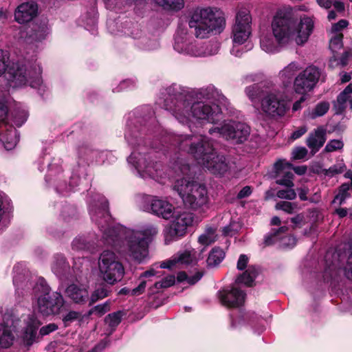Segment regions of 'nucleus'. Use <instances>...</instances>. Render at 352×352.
Masks as SVG:
<instances>
[{
  "label": "nucleus",
  "instance_id": "nucleus-26",
  "mask_svg": "<svg viewBox=\"0 0 352 352\" xmlns=\"http://www.w3.org/2000/svg\"><path fill=\"white\" fill-rule=\"evenodd\" d=\"M13 272V283L16 290L28 289L32 286V277L23 263L15 265Z\"/></svg>",
  "mask_w": 352,
  "mask_h": 352
},
{
  "label": "nucleus",
  "instance_id": "nucleus-29",
  "mask_svg": "<svg viewBox=\"0 0 352 352\" xmlns=\"http://www.w3.org/2000/svg\"><path fill=\"white\" fill-rule=\"evenodd\" d=\"M352 83L349 84L338 96L336 101L333 102V108L336 114H341L346 108L349 103L352 110Z\"/></svg>",
  "mask_w": 352,
  "mask_h": 352
},
{
  "label": "nucleus",
  "instance_id": "nucleus-8",
  "mask_svg": "<svg viewBox=\"0 0 352 352\" xmlns=\"http://www.w3.org/2000/svg\"><path fill=\"white\" fill-rule=\"evenodd\" d=\"M173 49L186 56L201 58L217 54L219 43L214 41H199L188 33L187 28L179 27L175 34Z\"/></svg>",
  "mask_w": 352,
  "mask_h": 352
},
{
  "label": "nucleus",
  "instance_id": "nucleus-63",
  "mask_svg": "<svg viewBox=\"0 0 352 352\" xmlns=\"http://www.w3.org/2000/svg\"><path fill=\"white\" fill-rule=\"evenodd\" d=\"M294 228L301 227L305 223V217L302 214H298L291 219Z\"/></svg>",
  "mask_w": 352,
  "mask_h": 352
},
{
  "label": "nucleus",
  "instance_id": "nucleus-46",
  "mask_svg": "<svg viewBox=\"0 0 352 352\" xmlns=\"http://www.w3.org/2000/svg\"><path fill=\"white\" fill-rule=\"evenodd\" d=\"M204 274L202 272L197 271L192 276H188L186 272H179L177 276L178 282L186 281V283L190 285L197 283L203 276Z\"/></svg>",
  "mask_w": 352,
  "mask_h": 352
},
{
  "label": "nucleus",
  "instance_id": "nucleus-64",
  "mask_svg": "<svg viewBox=\"0 0 352 352\" xmlns=\"http://www.w3.org/2000/svg\"><path fill=\"white\" fill-rule=\"evenodd\" d=\"M27 117V113L25 111H23L20 112L19 118L16 116L14 117L13 122L16 126L19 127L26 121Z\"/></svg>",
  "mask_w": 352,
  "mask_h": 352
},
{
  "label": "nucleus",
  "instance_id": "nucleus-31",
  "mask_svg": "<svg viewBox=\"0 0 352 352\" xmlns=\"http://www.w3.org/2000/svg\"><path fill=\"white\" fill-rule=\"evenodd\" d=\"M41 325L40 321L34 316H31L28 318L27 326L24 333V340L27 344L30 345L34 341L37 330Z\"/></svg>",
  "mask_w": 352,
  "mask_h": 352
},
{
  "label": "nucleus",
  "instance_id": "nucleus-13",
  "mask_svg": "<svg viewBox=\"0 0 352 352\" xmlns=\"http://www.w3.org/2000/svg\"><path fill=\"white\" fill-rule=\"evenodd\" d=\"M272 32L263 34L260 38V46L262 50L268 54L279 52L282 48L289 43L288 34L282 26L277 14L272 22Z\"/></svg>",
  "mask_w": 352,
  "mask_h": 352
},
{
  "label": "nucleus",
  "instance_id": "nucleus-23",
  "mask_svg": "<svg viewBox=\"0 0 352 352\" xmlns=\"http://www.w3.org/2000/svg\"><path fill=\"white\" fill-rule=\"evenodd\" d=\"M245 294L236 286L227 287L219 292L221 302L228 307H237L245 301Z\"/></svg>",
  "mask_w": 352,
  "mask_h": 352
},
{
  "label": "nucleus",
  "instance_id": "nucleus-24",
  "mask_svg": "<svg viewBox=\"0 0 352 352\" xmlns=\"http://www.w3.org/2000/svg\"><path fill=\"white\" fill-rule=\"evenodd\" d=\"M288 230L287 226H282L277 230H273L265 238L267 245L278 243L282 248H292L296 244V239L291 235H283Z\"/></svg>",
  "mask_w": 352,
  "mask_h": 352
},
{
  "label": "nucleus",
  "instance_id": "nucleus-62",
  "mask_svg": "<svg viewBox=\"0 0 352 352\" xmlns=\"http://www.w3.org/2000/svg\"><path fill=\"white\" fill-rule=\"evenodd\" d=\"M238 226L235 223H231L223 228V232L226 236H232L237 232Z\"/></svg>",
  "mask_w": 352,
  "mask_h": 352
},
{
  "label": "nucleus",
  "instance_id": "nucleus-19",
  "mask_svg": "<svg viewBox=\"0 0 352 352\" xmlns=\"http://www.w3.org/2000/svg\"><path fill=\"white\" fill-rule=\"evenodd\" d=\"M321 71L315 66H309L295 78L294 89L296 93L306 94L311 91L321 77Z\"/></svg>",
  "mask_w": 352,
  "mask_h": 352
},
{
  "label": "nucleus",
  "instance_id": "nucleus-41",
  "mask_svg": "<svg viewBox=\"0 0 352 352\" xmlns=\"http://www.w3.org/2000/svg\"><path fill=\"white\" fill-rule=\"evenodd\" d=\"M217 239L216 228L208 227L204 233L201 234L198 239V242L205 247L214 243Z\"/></svg>",
  "mask_w": 352,
  "mask_h": 352
},
{
  "label": "nucleus",
  "instance_id": "nucleus-58",
  "mask_svg": "<svg viewBox=\"0 0 352 352\" xmlns=\"http://www.w3.org/2000/svg\"><path fill=\"white\" fill-rule=\"evenodd\" d=\"M174 168L175 169L176 172L179 171L184 176H189L191 171V168L190 167L189 164H183L180 161L177 162Z\"/></svg>",
  "mask_w": 352,
  "mask_h": 352
},
{
  "label": "nucleus",
  "instance_id": "nucleus-17",
  "mask_svg": "<svg viewBox=\"0 0 352 352\" xmlns=\"http://www.w3.org/2000/svg\"><path fill=\"white\" fill-rule=\"evenodd\" d=\"M210 135L217 133L228 140H233L241 143L247 140L250 135V127L245 123L234 120H225L221 127H213L210 129Z\"/></svg>",
  "mask_w": 352,
  "mask_h": 352
},
{
  "label": "nucleus",
  "instance_id": "nucleus-9",
  "mask_svg": "<svg viewBox=\"0 0 352 352\" xmlns=\"http://www.w3.org/2000/svg\"><path fill=\"white\" fill-rule=\"evenodd\" d=\"M252 16L248 9L241 8L237 12L235 22L232 28V47L230 50V53L236 57H240L252 48V44L250 42L252 34Z\"/></svg>",
  "mask_w": 352,
  "mask_h": 352
},
{
  "label": "nucleus",
  "instance_id": "nucleus-37",
  "mask_svg": "<svg viewBox=\"0 0 352 352\" xmlns=\"http://www.w3.org/2000/svg\"><path fill=\"white\" fill-rule=\"evenodd\" d=\"M329 107L330 104L328 102H320L311 110L306 111L304 113V116L307 119L314 120L316 118L325 115L329 111Z\"/></svg>",
  "mask_w": 352,
  "mask_h": 352
},
{
  "label": "nucleus",
  "instance_id": "nucleus-30",
  "mask_svg": "<svg viewBox=\"0 0 352 352\" xmlns=\"http://www.w3.org/2000/svg\"><path fill=\"white\" fill-rule=\"evenodd\" d=\"M48 21L46 19L34 24L30 37L35 41H41L50 34Z\"/></svg>",
  "mask_w": 352,
  "mask_h": 352
},
{
  "label": "nucleus",
  "instance_id": "nucleus-10",
  "mask_svg": "<svg viewBox=\"0 0 352 352\" xmlns=\"http://www.w3.org/2000/svg\"><path fill=\"white\" fill-rule=\"evenodd\" d=\"M174 189L178 192L185 205L191 209L204 210L208 208L209 197L206 187L190 178L182 177L176 180Z\"/></svg>",
  "mask_w": 352,
  "mask_h": 352
},
{
  "label": "nucleus",
  "instance_id": "nucleus-39",
  "mask_svg": "<svg viewBox=\"0 0 352 352\" xmlns=\"http://www.w3.org/2000/svg\"><path fill=\"white\" fill-rule=\"evenodd\" d=\"M88 291L85 288H79L75 285L67 287V296L74 302H81L88 298Z\"/></svg>",
  "mask_w": 352,
  "mask_h": 352
},
{
  "label": "nucleus",
  "instance_id": "nucleus-12",
  "mask_svg": "<svg viewBox=\"0 0 352 352\" xmlns=\"http://www.w3.org/2000/svg\"><path fill=\"white\" fill-rule=\"evenodd\" d=\"M98 265L100 276L109 285H114L124 276V267L113 252L103 251L98 258Z\"/></svg>",
  "mask_w": 352,
  "mask_h": 352
},
{
  "label": "nucleus",
  "instance_id": "nucleus-1",
  "mask_svg": "<svg viewBox=\"0 0 352 352\" xmlns=\"http://www.w3.org/2000/svg\"><path fill=\"white\" fill-rule=\"evenodd\" d=\"M88 210L92 222L101 232L100 241L104 245L113 247L122 256L138 263L148 257L150 239L157 234V227L148 224L140 229L132 230L114 224L109 212L108 201L100 194L90 197Z\"/></svg>",
  "mask_w": 352,
  "mask_h": 352
},
{
  "label": "nucleus",
  "instance_id": "nucleus-59",
  "mask_svg": "<svg viewBox=\"0 0 352 352\" xmlns=\"http://www.w3.org/2000/svg\"><path fill=\"white\" fill-rule=\"evenodd\" d=\"M307 155V150L303 146L296 147L292 151V157L294 160L304 159Z\"/></svg>",
  "mask_w": 352,
  "mask_h": 352
},
{
  "label": "nucleus",
  "instance_id": "nucleus-22",
  "mask_svg": "<svg viewBox=\"0 0 352 352\" xmlns=\"http://www.w3.org/2000/svg\"><path fill=\"white\" fill-rule=\"evenodd\" d=\"M196 251L193 248H187L174 254L170 259L160 263V267L162 269H172L180 265H188L197 262Z\"/></svg>",
  "mask_w": 352,
  "mask_h": 352
},
{
  "label": "nucleus",
  "instance_id": "nucleus-28",
  "mask_svg": "<svg viewBox=\"0 0 352 352\" xmlns=\"http://www.w3.org/2000/svg\"><path fill=\"white\" fill-rule=\"evenodd\" d=\"M326 141V129L319 126L310 133L307 139V145L313 154L317 153Z\"/></svg>",
  "mask_w": 352,
  "mask_h": 352
},
{
  "label": "nucleus",
  "instance_id": "nucleus-40",
  "mask_svg": "<svg viewBox=\"0 0 352 352\" xmlns=\"http://www.w3.org/2000/svg\"><path fill=\"white\" fill-rule=\"evenodd\" d=\"M97 14L95 6H93L90 12H88L86 16H84L82 19L85 21V28L93 34L96 32Z\"/></svg>",
  "mask_w": 352,
  "mask_h": 352
},
{
  "label": "nucleus",
  "instance_id": "nucleus-57",
  "mask_svg": "<svg viewBox=\"0 0 352 352\" xmlns=\"http://www.w3.org/2000/svg\"><path fill=\"white\" fill-rule=\"evenodd\" d=\"M295 208V206L289 201H281L276 204V209L282 210L287 213H292Z\"/></svg>",
  "mask_w": 352,
  "mask_h": 352
},
{
  "label": "nucleus",
  "instance_id": "nucleus-15",
  "mask_svg": "<svg viewBox=\"0 0 352 352\" xmlns=\"http://www.w3.org/2000/svg\"><path fill=\"white\" fill-rule=\"evenodd\" d=\"M291 169L292 164L285 160H278L274 164L276 183L285 187V188L280 189L276 192V196L280 199L292 200L296 197V193L293 188L294 186V174L290 171Z\"/></svg>",
  "mask_w": 352,
  "mask_h": 352
},
{
  "label": "nucleus",
  "instance_id": "nucleus-51",
  "mask_svg": "<svg viewBox=\"0 0 352 352\" xmlns=\"http://www.w3.org/2000/svg\"><path fill=\"white\" fill-rule=\"evenodd\" d=\"M346 20L341 19L338 23L332 25L329 34L343 36V30L348 26Z\"/></svg>",
  "mask_w": 352,
  "mask_h": 352
},
{
  "label": "nucleus",
  "instance_id": "nucleus-38",
  "mask_svg": "<svg viewBox=\"0 0 352 352\" xmlns=\"http://www.w3.org/2000/svg\"><path fill=\"white\" fill-rule=\"evenodd\" d=\"M99 240L91 241L85 236H80L74 239L72 243V248L74 250H91L94 245H99Z\"/></svg>",
  "mask_w": 352,
  "mask_h": 352
},
{
  "label": "nucleus",
  "instance_id": "nucleus-18",
  "mask_svg": "<svg viewBox=\"0 0 352 352\" xmlns=\"http://www.w3.org/2000/svg\"><path fill=\"white\" fill-rule=\"evenodd\" d=\"M142 208L155 216L168 220L179 208H175L166 199L152 196L143 195L142 197Z\"/></svg>",
  "mask_w": 352,
  "mask_h": 352
},
{
  "label": "nucleus",
  "instance_id": "nucleus-33",
  "mask_svg": "<svg viewBox=\"0 0 352 352\" xmlns=\"http://www.w3.org/2000/svg\"><path fill=\"white\" fill-rule=\"evenodd\" d=\"M11 324L12 321L8 320L6 324H0V348H8L13 342L14 336L12 333Z\"/></svg>",
  "mask_w": 352,
  "mask_h": 352
},
{
  "label": "nucleus",
  "instance_id": "nucleus-45",
  "mask_svg": "<svg viewBox=\"0 0 352 352\" xmlns=\"http://www.w3.org/2000/svg\"><path fill=\"white\" fill-rule=\"evenodd\" d=\"M245 92L248 98L251 100L252 104L255 105L258 102L261 95V88L258 85L254 84L245 88Z\"/></svg>",
  "mask_w": 352,
  "mask_h": 352
},
{
  "label": "nucleus",
  "instance_id": "nucleus-55",
  "mask_svg": "<svg viewBox=\"0 0 352 352\" xmlns=\"http://www.w3.org/2000/svg\"><path fill=\"white\" fill-rule=\"evenodd\" d=\"M136 81L133 79H126L120 82L118 87L113 88V92H120L123 90L133 88L135 86Z\"/></svg>",
  "mask_w": 352,
  "mask_h": 352
},
{
  "label": "nucleus",
  "instance_id": "nucleus-6",
  "mask_svg": "<svg viewBox=\"0 0 352 352\" xmlns=\"http://www.w3.org/2000/svg\"><path fill=\"white\" fill-rule=\"evenodd\" d=\"M189 27L195 29L197 38H204L213 34H219L226 27L225 14L214 7L197 9L191 16Z\"/></svg>",
  "mask_w": 352,
  "mask_h": 352
},
{
  "label": "nucleus",
  "instance_id": "nucleus-7",
  "mask_svg": "<svg viewBox=\"0 0 352 352\" xmlns=\"http://www.w3.org/2000/svg\"><path fill=\"white\" fill-rule=\"evenodd\" d=\"M276 14L288 34L289 42L294 40L297 45H302L309 40L314 28L312 17L303 15L298 19L291 8L280 9Z\"/></svg>",
  "mask_w": 352,
  "mask_h": 352
},
{
  "label": "nucleus",
  "instance_id": "nucleus-4",
  "mask_svg": "<svg viewBox=\"0 0 352 352\" xmlns=\"http://www.w3.org/2000/svg\"><path fill=\"white\" fill-rule=\"evenodd\" d=\"M174 144L190 155L197 164L214 175H223L228 169L223 155L214 148L213 141L206 135H178L173 137Z\"/></svg>",
  "mask_w": 352,
  "mask_h": 352
},
{
  "label": "nucleus",
  "instance_id": "nucleus-47",
  "mask_svg": "<svg viewBox=\"0 0 352 352\" xmlns=\"http://www.w3.org/2000/svg\"><path fill=\"white\" fill-rule=\"evenodd\" d=\"M352 188V184H342L338 195L335 197L333 202L335 204L342 205L345 203L347 198L350 197L349 190Z\"/></svg>",
  "mask_w": 352,
  "mask_h": 352
},
{
  "label": "nucleus",
  "instance_id": "nucleus-49",
  "mask_svg": "<svg viewBox=\"0 0 352 352\" xmlns=\"http://www.w3.org/2000/svg\"><path fill=\"white\" fill-rule=\"evenodd\" d=\"M159 6L169 12H177L184 6V1H158Z\"/></svg>",
  "mask_w": 352,
  "mask_h": 352
},
{
  "label": "nucleus",
  "instance_id": "nucleus-36",
  "mask_svg": "<svg viewBox=\"0 0 352 352\" xmlns=\"http://www.w3.org/2000/svg\"><path fill=\"white\" fill-rule=\"evenodd\" d=\"M257 274L258 269L254 266H249L241 275L236 278L235 283L252 286Z\"/></svg>",
  "mask_w": 352,
  "mask_h": 352
},
{
  "label": "nucleus",
  "instance_id": "nucleus-35",
  "mask_svg": "<svg viewBox=\"0 0 352 352\" xmlns=\"http://www.w3.org/2000/svg\"><path fill=\"white\" fill-rule=\"evenodd\" d=\"M0 141L2 142L6 149L11 150L19 142L16 130L11 128L8 129L6 133H1Z\"/></svg>",
  "mask_w": 352,
  "mask_h": 352
},
{
  "label": "nucleus",
  "instance_id": "nucleus-27",
  "mask_svg": "<svg viewBox=\"0 0 352 352\" xmlns=\"http://www.w3.org/2000/svg\"><path fill=\"white\" fill-rule=\"evenodd\" d=\"M78 155L80 158L85 160L88 164H102L111 155V153L94 150L89 146H82L79 148Z\"/></svg>",
  "mask_w": 352,
  "mask_h": 352
},
{
  "label": "nucleus",
  "instance_id": "nucleus-43",
  "mask_svg": "<svg viewBox=\"0 0 352 352\" xmlns=\"http://www.w3.org/2000/svg\"><path fill=\"white\" fill-rule=\"evenodd\" d=\"M225 253L219 248H214L209 254L207 263L209 266L214 267L219 265L224 258Z\"/></svg>",
  "mask_w": 352,
  "mask_h": 352
},
{
  "label": "nucleus",
  "instance_id": "nucleus-11",
  "mask_svg": "<svg viewBox=\"0 0 352 352\" xmlns=\"http://www.w3.org/2000/svg\"><path fill=\"white\" fill-rule=\"evenodd\" d=\"M34 293L38 295L34 310L44 317L57 315L63 306L62 295L56 292H51L50 288L43 278H38L33 287Z\"/></svg>",
  "mask_w": 352,
  "mask_h": 352
},
{
  "label": "nucleus",
  "instance_id": "nucleus-5",
  "mask_svg": "<svg viewBox=\"0 0 352 352\" xmlns=\"http://www.w3.org/2000/svg\"><path fill=\"white\" fill-rule=\"evenodd\" d=\"M8 52L0 50V76L7 69V78L10 87H20L28 84L31 87L40 88L43 81L39 63L31 65L30 63L17 61L8 65Z\"/></svg>",
  "mask_w": 352,
  "mask_h": 352
},
{
  "label": "nucleus",
  "instance_id": "nucleus-34",
  "mask_svg": "<svg viewBox=\"0 0 352 352\" xmlns=\"http://www.w3.org/2000/svg\"><path fill=\"white\" fill-rule=\"evenodd\" d=\"M319 6L325 9H331L328 14V19L332 20L336 19L337 13H341L344 10L343 1H318Z\"/></svg>",
  "mask_w": 352,
  "mask_h": 352
},
{
  "label": "nucleus",
  "instance_id": "nucleus-42",
  "mask_svg": "<svg viewBox=\"0 0 352 352\" xmlns=\"http://www.w3.org/2000/svg\"><path fill=\"white\" fill-rule=\"evenodd\" d=\"M52 271L59 278L65 276V260L63 254H56L52 264Z\"/></svg>",
  "mask_w": 352,
  "mask_h": 352
},
{
  "label": "nucleus",
  "instance_id": "nucleus-60",
  "mask_svg": "<svg viewBox=\"0 0 352 352\" xmlns=\"http://www.w3.org/2000/svg\"><path fill=\"white\" fill-rule=\"evenodd\" d=\"M57 329H58V327L56 324L51 323V324H49L47 325H45V326L41 327L40 329V334L43 336H46V335H48L49 333L56 331Z\"/></svg>",
  "mask_w": 352,
  "mask_h": 352
},
{
  "label": "nucleus",
  "instance_id": "nucleus-48",
  "mask_svg": "<svg viewBox=\"0 0 352 352\" xmlns=\"http://www.w3.org/2000/svg\"><path fill=\"white\" fill-rule=\"evenodd\" d=\"M109 295V290L104 284H100L92 293L89 304H94L99 300L103 299Z\"/></svg>",
  "mask_w": 352,
  "mask_h": 352
},
{
  "label": "nucleus",
  "instance_id": "nucleus-61",
  "mask_svg": "<svg viewBox=\"0 0 352 352\" xmlns=\"http://www.w3.org/2000/svg\"><path fill=\"white\" fill-rule=\"evenodd\" d=\"M307 131V127L306 126H302L298 128L296 130H295L292 134H291V139L293 140H295L296 139L300 138L301 136H302Z\"/></svg>",
  "mask_w": 352,
  "mask_h": 352
},
{
  "label": "nucleus",
  "instance_id": "nucleus-53",
  "mask_svg": "<svg viewBox=\"0 0 352 352\" xmlns=\"http://www.w3.org/2000/svg\"><path fill=\"white\" fill-rule=\"evenodd\" d=\"M345 166L342 162H339L333 165L328 169L324 170V175L328 177H333L334 175L341 173L344 171Z\"/></svg>",
  "mask_w": 352,
  "mask_h": 352
},
{
  "label": "nucleus",
  "instance_id": "nucleus-52",
  "mask_svg": "<svg viewBox=\"0 0 352 352\" xmlns=\"http://www.w3.org/2000/svg\"><path fill=\"white\" fill-rule=\"evenodd\" d=\"M175 283V277L174 275H168L164 278L162 280L155 283L156 289L167 288L173 285Z\"/></svg>",
  "mask_w": 352,
  "mask_h": 352
},
{
  "label": "nucleus",
  "instance_id": "nucleus-21",
  "mask_svg": "<svg viewBox=\"0 0 352 352\" xmlns=\"http://www.w3.org/2000/svg\"><path fill=\"white\" fill-rule=\"evenodd\" d=\"M250 326L256 333L260 334L265 329L264 320L254 312H245L241 314L236 318L232 320L234 328H240Z\"/></svg>",
  "mask_w": 352,
  "mask_h": 352
},
{
  "label": "nucleus",
  "instance_id": "nucleus-56",
  "mask_svg": "<svg viewBox=\"0 0 352 352\" xmlns=\"http://www.w3.org/2000/svg\"><path fill=\"white\" fill-rule=\"evenodd\" d=\"M121 318L120 312H115L109 314L105 318V322L111 327H116L120 322Z\"/></svg>",
  "mask_w": 352,
  "mask_h": 352
},
{
  "label": "nucleus",
  "instance_id": "nucleus-2",
  "mask_svg": "<svg viewBox=\"0 0 352 352\" xmlns=\"http://www.w3.org/2000/svg\"><path fill=\"white\" fill-rule=\"evenodd\" d=\"M220 105L228 109L229 102L211 85L191 91L175 94L164 101L166 109L190 131L208 123L219 122L223 118Z\"/></svg>",
  "mask_w": 352,
  "mask_h": 352
},
{
  "label": "nucleus",
  "instance_id": "nucleus-20",
  "mask_svg": "<svg viewBox=\"0 0 352 352\" xmlns=\"http://www.w3.org/2000/svg\"><path fill=\"white\" fill-rule=\"evenodd\" d=\"M329 49L333 55L329 60V66L332 68L340 66L344 67L347 64L349 54L346 51L339 53V50L342 49L343 36L329 34Z\"/></svg>",
  "mask_w": 352,
  "mask_h": 352
},
{
  "label": "nucleus",
  "instance_id": "nucleus-25",
  "mask_svg": "<svg viewBox=\"0 0 352 352\" xmlns=\"http://www.w3.org/2000/svg\"><path fill=\"white\" fill-rule=\"evenodd\" d=\"M38 10L36 1H25L16 8L14 19L20 24L27 23L37 16Z\"/></svg>",
  "mask_w": 352,
  "mask_h": 352
},
{
  "label": "nucleus",
  "instance_id": "nucleus-50",
  "mask_svg": "<svg viewBox=\"0 0 352 352\" xmlns=\"http://www.w3.org/2000/svg\"><path fill=\"white\" fill-rule=\"evenodd\" d=\"M110 310V302L109 301H106L102 304L98 305L93 308H91L88 311V316L96 315L98 317H101L104 315L107 312Z\"/></svg>",
  "mask_w": 352,
  "mask_h": 352
},
{
  "label": "nucleus",
  "instance_id": "nucleus-14",
  "mask_svg": "<svg viewBox=\"0 0 352 352\" xmlns=\"http://www.w3.org/2000/svg\"><path fill=\"white\" fill-rule=\"evenodd\" d=\"M170 219L172 220L164 230L166 244L184 237L187 233L188 228L192 226L194 217L192 213L179 208Z\"/></svg>",
  "mask_w": 352,
  "mask_h": 352
},
{
  "label": "nucleus",
  "instance_id": "nucleus-16",
  "mask_svg": "<svg viewBox=\"0 0 352 352\" xmlns=\"http://www.w3.org/2000/svg\"><path fill=\"white\" fill-rule=\"evenodd\" d=\"M261 111L272 118H282L290 109L289 102L285 100L281 92L272 90L268 92L261 101Z\"/></svg>",
  "mask_w": 352,
  "mask_h": 352
},
{
  "label": "nucleus",
  "instance_id": "nucleus-44",
  "mask_svg": "<svg viewBox=\"0 0 352 352\" xmlns=\"http://www.w3.org/2000/svg\"><path fill=\"white\" fill-rule=\"evenodd\" d=\"M137 45L139 48L146 51H153L157 50L160 47V43L156 38H149L142 37L138 42Z\"/></svg>",
  "mask_w": 352,
  "mask_h": 352
},
{
  "label": "nucleus",
  "instance_id": "nucleus-32",
  "mask_svg": "<svg viewBox=\"0 0 352 352\" xmlns=\"http://www.w3.org/2000/svg\"><path fill=\"white\" fill-rule=\"evenodd\" d=\"M300 69V66L298 63L292 62L279 72V77L285 86H287L292 82L294 76Z\"/></svg>",
  "mask_w": 352,
  "mask_h": 352
},
{
  "label": "nucleus",
  "instance_id": "nucleus-3",
  "mask_svg": "<svg viewBox=\"0 0 352 352\" xmlns=\"http://www.w3.org/2000/svg\"><path fill=\"white\" fill-rule=\"evenodd\" d=\"M135 113L129 114L125 131V140L132 148L128 157L129 164L133 166L142 178H151L158 182L166 177L164 166L158 159L160 153L153 146L146 145L144 137L146 131H150L144 118H135Z\"/></svg>",
  "mask_w": 352,
  "mask_h": 352
},
{
  "label": "nucleus",
  "instance_id": "nucleus-54",
  "mask_svg": "<svg viewBox=\"0 0 352 352\" xmlns=\"http://www.w3.org/2000/svg\"><path fill=\"white\" fill-rule=\"evenodd\" d=\"M343 142L340 140H331L325 146L324 151L327 153L341 150L343 148Z\"/></svg>",
  "mask_w": 352,
  "mask_h": 352
}]
</instances>
